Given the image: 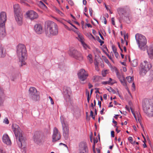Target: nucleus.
Instances as JSON below:
<instances>
[{
	"instance_id": "obj_56",
	"label": "nucleus",
	"mask_w": 153,
	"mask_h": 153,
	"mask_svg": "<svg viewBox=\"0 0 153 153\" xmlns=\"http://www.w3.org/2000/svg\"><path fill=\"white\" fill-rule=\"evenodd\" d=\"M124 38L125 41V40H126V37H127V38H128V35L126 34V32H125V33H124Z\"/></svg>"
},
{
	"instance_id": "obj_24",
	"label": "nucleus",
	"mask_w": 153,
	"mask_h": 153,
	"mask_svg": "<svg viewBox=\"0 0 153 153\" xmlns=\"http://www.w3.org/2000/svg\"><path fill=\"white\" fill-rule=\"evenodd\" d=\"M130 11H129L128 13L127 14H126V15L122 16V19L126 22L127 23H129L130 22Z\"/></svg>"
},
{
	"instance_id": "obj_25",
	"label": "nucleus",
	"mask_w": 153,
	"mask_h": 153,
	"mask_svg": "<svg viewBox=\"0 0 153 153\" xmlns=\"http://www.w3.org/2000/svg\"><path fill=\"white\" fill-rule=\"evenodd\" d=\"M6 54L5 51H4V48L1 46L0 47V57L1 58H4Z\"/></svg>"
},
{
	"instance_id": "obj_49",
	"label": "nucleus",
	"mask_w": 153,
	"mask_h": 153,
	"mask_svg": "<svg viewBox=\"0 0 153 153\" xmlns=\"http://www.w3.org/2000/svg\"><path fill=\"white\" fill-rule=\"evenodd\" d=\"M109 82H108V81H103L102 82V84L104 85H106L107 84H109Z\"/></svg>"
},
{
	"instance_id": "obj_10",
	"label": "nucleus",
	"mask_w": 153,
	"mask_h": 153,
	"mask_svg": "<svg viewBox=\"0 0 153 153\" xmlns=\"http://www.w3.org/2000/svg\"><path fill=\"white\" fill-rule=\"evenodd\" d=\"M79 78L80 79V82L82 84H84V81L86 79L88 76V73L83 69H81L78 73Z\"/></svg>"
},
{
	"instance_id": "obj_22",
	"label": "nucleus",
	"mask_w": 153,
	"mask_h": 153,
	"mask_svg": "<svg viewBox=\"0 0 153 153\" xmlns=\"http://www.w3.org/2000/svg\"><path fill=\"white\" fill-rule=\"evenodd\" d=\"M34 29L36 33L38 34H41L42 31V26L40 24H36L34 26Z\"/></svg>"
},
{
	"instance_id": "obj_6",
	"label": "nucleus",
	"mask_w": 153,
	"mask_h": 153,
	"mask_svg": "<svg viewBox=\"0 0 153 153\" xmlns=\"http://www.w3.org/2000/svg\"><path fill=\"white\" fill-rule=\"evenodd\" d=\"M33 139L35 143L40 145L45 141L47 139V138L43 133L36 131L33 136Z\"/></svg>"
},
{
	"instance_id": "obj_3",
	"label": "nucleus",
	"mask_w": 153,
	"mask_h": 153,
	"mask_svg": "<svg viewBox=\"0 0 153 153\" xmlns=\"http://www.w3.org/2000/svg\"><path fill=\"white\" fill-rule=\"evenodd\" d=\"M27 52L25 45L22 44L17 46V53L20 63V67H21L26 64L25 61L27 59Z\"/></svg>"
},
{
	"instance_id": "obj_2",
	"label": "nucleus",
	"mask_w": 153,
	"mask_h": 153,
	"mask_svg": "<svg viewBox=\"0 0 153 153\" xmlns=\"http://www.w3.org/2000/svg\"><path fill=\"white\" fill-rule=\"evenodd\" d=\"M45 33L48 36L57 35L58 33L57 25L51 21H48L45 24Z\"/></svg>"
},
{
	"instance_id": "obj_14",
	"label": "nucleus",
	"mask_w": 153,
	"mask_h": 153,
	"mask_svg": "<svg viewBox=\"0 0 153 153\" xmlns=\"http://www.w3.org/2000/svg\"><path fill=\"white\" fill-rule=\"evenodd\" d=\"M79 153H88L87 145L85 142H82L79 145Z\"/></svg>"
},
{
	"instance_id": "obj_53",
	"label": "nucleus",
	"mask_w": 153,
	"mask_h": 153,
	"mask_svg": "<svg viewBox=\"0 0 153 153\" xmlns=\"http://www.w3.org/2000/svg\"><path fill=\"white\" fill-rule=\"evenodd\" d=\"M94 144H95L96 143H97V142L98 141V140L97 138V137H96L95 139H94Z\"/></svg>"
},
{
	"instance_id": "obj_32",
	"label": "nucleus",
	"mask_w": 153,
	"mask_h": 153,
	"mask_svg": "<svg viewBox=\"0 0 153 153\" xmlns=\"http://www.w3.org/2000/svg\"><path fill=\"white\" fill-rule=\"evenodd\" d=\"M86 94H87V101L88 103L89 102V100L90 99L91 96L89 95V91H87L86 92Z\"/></svg>"
},
{
	"instance_id": "obj_46",
	"label": "nucleus",
	"mask_w": 153,
	"mask_h": 153,
	"mask_svg": "<svg viewBox=\"0 0 153 153\" xmlns=\"http://www.w3.org/2000/svg\"><path fill=\"white\" fill-rule=\"evenodd\" d=\"M89 13L90 14L91 16H92V11L93 10H92V9L91 8H90L89 9Z\"/></svg>"
},
{
	"instance_id": "obj_54",
	"label": "nucleus",
	"mask_w": 153,
	"mask_h": 153,
	"mask_svg": "<svg viewBox=\"0 0 153 153\" xmlns=\"http://www.w3.org/2000/svg\"><path fill=\"white\" fill-rule=\"evenodd\" d=\"M115 57L117 58L119 56V53L117 52L114 53Z\"/></svg>"
},
{
	"instance_id": "obj_31",
	"label": "nucleus",
	"mask_w": 153,
	"mask_h": 153,
	"mask_svg": "<svg viewBox=\"0 0 153 153\" xmlns=\"http://www.w3.org/2000/svg\"><path fill=\"white\" fill-rule=\"evenodd\" d=\"M90 62L91 63L93 62V60L92 58V55L91 54H89L87 56Z\"/></svg>"
},
{
	"instance_id": "obj_27",
	"label": "nucleus",
	"mask_w": 153,
	"mask_h": 153,
	"mask_svg": "<svg viewBox=\"0 0 153 153\" xmlns=\"http://www.w3.org/2000/svg\"><path fill=\"white\" fill-rule=\"evenodd\" d=\"M131 65L133 67H136L137 65V61L134 59L131 62Z\"/></svg>"
},
{
	"instance_id": "obj_61",
	"label": "nucleus",
	"mask_w": 153,
	"mask_h": 153,
	"mask_svg": "<svg viewBox=\"0 0 153 153\" xmlns=\"http://www.w3.org/2000/svg\"><path fill=\"white\" fill-rule=\"evenodd\" d=\"M132 87L133 88L134 90H135V87L134 82H133L132 84Z\"/></svg>"
},
{
	"instance_id": "obj_29",
	"label": "nucleus",
	"mask_w": 153,
	"mask_h": 153,
	"mask_svg": "<svg viewBox=\"0 0 153 153\" xmlns=\"http://www.w3.org/2000/svg\"><path fill=\"white\" fill-rule=\"evenodd\" d=\"M126 79H127L128 82L129 83L132 82L134 79V78L133 77H131L130 76H127L126 77Z\"/></svg>"
},
{
	"instance_id": "obj_19",
	"label": "nucleus",
	"mask_w": 153,
	"mask_h": 153,
	"mask_svg": "<svg viewBox=\"0 0 153 153\" xmlns=\"http://www.w3.org/2000/svg\"><path fill=\"white\" fill-rule=\"evenodd\" d=\"M147 53L149 57L152 59L153 58V45H150L148 48H146Z\"/></svg>"
},
{
	"instance_id": "obj_26",
	"label": "nucleus",
	"mask_w": 153,
	"mask_h": 153,
	"mask_svg": "<svg viewBox=\"0 0 153 153\" xmlns=\"http://www.w3.org/2000/svg\"><path fill=\"white\" fill-rule=\"evenodd\" d=\"M122 78L120 79V80L121 82V83L124 86H126V81L124 77H122Z\"/></svg>"
},
{
	"instance_id": "obj_52",
	"label": "nucleus",
	"mask_w": 153,
	"mask_h": 153,
	"mask_svg": "<svg viewBox=\"0 0 153 153\" xmlns=\"http://www.w3.org/2000/svg\"><path fill=\"white\" fill-rule=\"evenodd\" d=\"M95 144L94 143L93 145L92 146V148L93 150L94 151V153H96V151L95 150Z\"/></svg>"
},
{
	"instance_id": "obj_28",
	"label": "nucleus",
	"mask_w": 153,
	"mask_h": 153,
	"mask_svg": "<svg viewBox=\"0 0 153 153\" xmlns=\"http://www.w3.org/2000/svg\"><path fill=\"white\" fill-rule=\"evenodd\" d=\"M101 79V77L98 76H95L93 77V81L97 82L99 79Z\"/></svg>"
},
{
	"instance_id": "obj_37",
	"label": "nucleus",
	"mask_w": 153,
	"mask_h": 153,
	"mask_svg": "<svg viewBox=\"0 0 153 153\" xmlns=\"http://www.w3.org/2000/svg\"><path fill=\"white\" fill-rule=\"evenodd\" d=\"M98 41L100 43V45L101 46L102 45V44L104 43V42L103 41L101 40L100 38L98 36Z\"/></svg>"
},
{
	"instance_id": "obj_21",
	"label": "nucleus",
	"mask_w": 153,
	"mask_h": 153,
	"mask_svg": "<svg viewBox=\"0 0 153 153\" xmlns=\"http://www.w3.org/2000/svg\"><path fill=\"white\" fill-rule=\"evenodd\" d=\"M6 35L5 26L0 25V39H1Z\"/></svg>"
},
{
	"instance_id": "obj_63",
	"label": "nucleus",
	"mask_w": 153,
	"mask_h": 153,
	"mask_svg": "<svg viewBox=\"0 0 153 153\" xmlns=\"http://www.w3.org/2000/svg\"><path fill=\"white\" fill-rule=\"evenodd\" d=\"M104 110H105L104 108H102V110L100 111L101 114H103V111H104Z\"/></svg>"
},
{
	"instance_id": "obj_58",
	"label": "nucleus",
	"mask_w": 153,
	"mask_h": 153,
	"mask_svg": "<svg viewBox=\"0 0 153 153\" xmlns=\"http://www.w3.org/2000/svg\"><path fill=\"white\" fill-rule=\"evenodd\" d=\"M63 25L68 30H70V29L69 28V27L67 26V25H65V24H63Z\"/></svg>"
},
{
	"instance_id": "obj_7",
	"label": "nucleus",
	"mask_w": 153,
	"mask_h": 153,
	"mask_svg": "<svg viewBox=\"0 0 153 153\" xmlns=\"http://www.w3.org/2000/svg\"><path fill=\"white\" fill-rule=\"evenodd\" d=\"M62 127L63 135L65 140L68 139L69 137V128L68 124L65 122V120L62 117H60Z\"/></svg>"
},
{
	"instance_id": "obj_30",
	"label": "nucleus",
	"mask_w": 153,
	"mask_h": 153,
	"mask_svg": "<svg viewBox=\"0 0 153 153\" xmlns=\"http://www.w3.org/2000/svg\"><path fill=\"white\" fill-rule=\"evenodd\" d=\"M78 37L79 38L78 39V40L80 41L81 43L84 42L83 41V38L80 35H79L78 36Z\"/></svg>"
},
{
	"instance_id": "obj_45",
	"label": "nucleus",
	"mask_w": 153,
	"mask_h": 153,
	"mask_svg": "<svg viewBox=\"0 0 153 153\" xmlns=\"http://www.w3.org/2000/svg\"><path fill=\"white\" fill-rule=\"evenodd\" d=\"M67 22L68 23L70 24L71 25L73 26L74 28H75L76 29H77V28L71 22V21H68Z\"/></svg>"
},
{
	"instance_id": "obj_13",
	"label": "nucleus",
	"mask_w": 153,
	"mask_h": 153,
	"mask_svg": "<svg viewBox=\"0 0 153 153\" xmlns=\"http://www.w3.org/2000/svg\"><path fill=\"white\" fill-rule=\"evenodd\" d=\"M71 91L69 88L64 87L63 89V94L65 100L67 102L70 100V94L71 93Z\"/></svg>"
},
{
	"instance_id": "obj_16",
	"label": "nucleus",
	"mask_w": 153,
	"mask_h": 153,
	"mask_svg": "<svg viewBox=\"0 0 153 153\" xmlns=\"http://www.w3.org/2000/svg\"><path fill=\"white\" fill-rule=\"evenodd\" d=\"M7 20L6 13L4 12H2L0 14V25H5V22Z\"/></svg>"
},
{
	"instance_id": "obj_64",
	"label": "nucleus",
	"mask_w": 153,
	"mask_h": 153,
	"mask_svg": "<svg viewBox=\"0 0 153 153\" xmlns=\"http://www.w3.org/2000/svg\"><path fill=\"white\" fill-rule=\"evenodd\" d=\"M83 4L84 5H86L87 4V1L86 0H83Z\"/></svg>"
},
{
	"instance_id": "obj_42",
	"label": "nucleus",
	"mask_w": 153,
	"mask_h": 153,
	"mask_svg": "<svg viewBox=\"0 0 153 153\" xmlns=\"http://www.w3.org/2000/svg\"><path fill=\"white\" fill-rule=\"evenodd\" d=\"M111 22L112 24L114 25H115V22H114V18H112L111 19Z\"/></svg>"
},
{
	"instance_id": "obj_8",
	"label": "nucleus",
	"mask_w": 153,
	"mask_h": 153,
	"mask_svg": "<svg viewBox=\"0 0 153 153\" xmlns=\"http://www.w3.org/2000/svg\"><path fill=\"white\" fill-rule=\"evenodd\" d=\"M141 69L140 70V74L142 75H145L147 71L151 68V65L147 61H144L141 64Z\"/></svg>"
},
{
	"instance_id": "obj_62",
	"label": "nucleus",
	"mask_w": 153,
	"mask_h": 153,
	"mask_svg": "<svg viewBox=\"0 0 153 153\" xmlns=\"http://www.w3.org/2000/svg\"><path fill=\"white\" fill-rule=\"evenodd\" d=\"M40 3L44 7H47L46 6V5L43 3V2L42 1H40Z\"/></svg>"
},
{
	"instance_id": "obj_51",
	"label": "nucleus",
	"mask_w": 153,
	"mask_h": 153,
	"mask_svg": "<svg viewBox=\"0 0 153 153\" xmlns=\"http://www.w3.org/2000/svg\"><path fill=\"white\" fill-rule=\"evenodd\" d=\"M136 114H137V117L138 119V118H140L141 117V116L140 114V113L137 112Z\"/></svg>"
},
{
	"instance_id": "obj_55",
	"label": "nucleus",
	"mask_w": 153,
	"mask_h": 153,
	"mask_svg": "<svg viewBox=\"0 0 153 153\" xmlns=\"http://www.w3.org/2000/svg\"><path fill=\"white\" fill-rule=\"evenodd\" d=\"M99 35L100 36V37L103 40H104V37L102 36V34H101V33H100V32H99Z\"/></svg>"
},
{
	"instance_id": "obj_5",
	"label": "nucleus",
	"mask_w": 153,
	"mask_h": 153,
	"mask_svg": "<svg viewBox=\"0 0 153 153\" xmlns=\"http://www.w3.org/2000/svg\"><path fill=\"white\" fill-rule=\"evenodd\" d=\"M135 38L138 47L140 49L145 51L147 48V39L146 37L143 35L137 33L136 34Z\"/></svg>"
},
{
	"instance_id": "obj_41",
	"label": "nucleus",
	"mask_w": 153,
	"mask_h": 153,
	"mask_svg": "<svg viewBox=\"0 0 153 153\" xmlns=\"http://www.w3.org/2000/svg\"><path fill=\"white\" fill-rule=\"evenodd\" d=\"M128 140L130 141V143H133V138L132 137H129L128 139Z\"/></svg>"
},
{
	"instance_id": "obj_23",
	"label": "nucleus",
	"mask_w": 153,
	"mask_h": 153,
	"mask_svg": "<svg viewBox=\"0 0 153 153\" xmlns=\"http://www.w3.org/2000/svg\"><path fill=\"white\" fill-rule=\"evenodd\" d=\"M14 11L15 14L22 13L20 10V8L18 4H16L13 6Z\"/></svg>"
},
{
	"instance_id": "obj_38",
	"label": "nucleus",
	"mask_w": 153,
	"mask_h": 153,
	"mask_svg": "<svg viewBox=\"0 0 153 153\" xmlns=\"http://www.w3.org/2000/svg\"><path fill=\"white\" fill-rule=\"evenodd\" d=\"M112 49L114 53L116 52L117 51V48L115 47L114 45H112Z\"/></svg>"
},
{
	"instance_id": "obj_4",
	"label": "nucleus",
	"mask_w": 153,
	"mask_h": 153,
	"mask_svg": "<svg viewBox=\"0 0 153 153\" xmlns=\"http://www.w3.org/2000/svg\"><path fill=\"white\" fill-rule=\"evenodd\" d=\"M144 112L149 117L153 116V100L145 99L142 102Z\"/></svg>"
},
{
	"instance_id": "obj_48",
	"label": "nucleus",
	"mask_w": 153,
	"mask_h": 153,
	"mask_svg": "<svg viewBox=\"0 0 153 153\" xmlns=\"http://www.w3.org/2000/svg\"><path fill=\"white\" fill-rule=\"evenodd\" d=\"M49 98L50 99V100H51V104H54V102L53 101V100L52 98H51V97L50 96H49Z\"/></svg>"
},
{
	"instance_id": "obj_34",
	"label": "nucleus",
	"mask_w": 153,
	"mask_h": 153,
	"mask_svg": "<svg viewBox=\"0 0 153 153\" xmlns=\"http://www.w3.org/2000/svg\"><path fill=\"white\" fill-rule=\"evenodd\" d=\"M98 64L99 63L97 61H96V62L94 63V65L95 66L96 70L98 71H99V69L98 68Z\"/></svg>"
},
{
	"instance_id": "obj_17",
	"label": "nucleus",
	"mask_w": 153,
	"mask_h": 153,
	"mask_svg": "<svg viewBox=\"0 0 153 153\" xmlns=\"http://www.w3.org/2000/svg\"><path fill=\"white\" fill-rule=\"evenodd\" d=\"M23 17L22 13L15 14V19L18 25H20L22 24Z\"/></svg>"
},
{
	"instance_id": "obj_43",
	"label": "nucleus",
	"mask_w": 153,
	"mask_h": 153,
	"mask_svg": "<svg viewBox=\"0 0 153 153\" xmlns=\"http://www.w3.org/2000/svg\"><path fill=\"white\" fill-rule=\"evenodd\" d=\"M68 3L71 6H73L74 4V2L71 0H70L69 1H68Z\"/></svg>"
},
{
	"instance_id": "obj_36",
	"label": "nucleus",
	"mask_w": 153,
	"mask_h": 153,
	"mask_svg": "<svg viewBox=\"0 0 153 153\" xmlns=\"http://www.w3.org/2000/svg\"><path fill=\"white\" fill-rule=\"evenodd\" d=\"M116 74H117V77L119 79L123 78L122 77H124L123 76H121V75H120V73L118 71H117L116 72Z\"/></svg>"
},
{
	"instance_id": "obj_18",
	"label": "nucleus",
	"mask_w": 153,
	"mask_h": 153,
	"mask_svg": "<svg viewBox=\"0 0 153 153\" xmlns=\"http://www.w3.org/2000/svg\"><path fill=\"white\" fill-rule=\"evenodd\" d=\"M2 140L4 143L7 145H10L11 144V140L7 134H4L2 137Z\"/></svg>"
},
{
	"instance_id": "obj_60",
	"label": "nucleus",
	"mask_w": 153,
	"mask_h": 153,
	"mask_svg": "<svg viewBox=\"0 0 153 153\" xmlns=\"http://www.w3.org/2000/svg\"><path fill=\"white\" fill-rule=\"evenodd\" d=\"M88 34L90 36H91V37H92L94 39V40H95V37H94V36L91 33H88Z\"/></svg>"
},
{
	"instance_id": "obj_9",
	"label": "nucleus",
	"mask_w": 153,
	"mask_h": 153,
	"mask_svg": "<svg viewBox=\"0 0 153 153\" xmlns=\"http://www.w3.org/2000/svg\"><path fill=\"white\" fill-rule=\"evenodd\" d=\"M29 91V95L33 100L37 101L39 100L40 97L38 92L36 88L33 87H30Z\"/></svg>"
},
{
	"instance_id": "obj_1",
	"label": "nucleus",
	"mask_w": 153,
	"mask_h": 153,
	"mask_svg": "<svg viewBox=\"0 0 153 153\" xmlns=\"http://www.w3.org/2000/svg\"><path fill=\"white\" fill-rule=\"evenodd\" d=\"M12 127L19 147L24 150L26 146V138L18 125L16 124H13L12 125Z\"/></svg>"
},
{
	"instance_id": "obj_40",
	"label": "nucleus",
	"mask_w": 153,
	"mask_h": 153,
	"mask_svg": "<svg viewBox=\"0 0 153 153\" xmlns=\"http://www.w3.org/2000/svg\"><path fill=\"white\" fill-rule=\"evenodd\" d=\"M82 45H83V47L85 49L87 47V45L84 42H83L81 43Z\"/></svg>"
},
{
	"instance_id": "obj_59",
	"label": "nucleus",
	"mask_w": 153,
	"mask_h": 153,
	"mask_svg": "<svg viewBox=\"0 0 153 153\" xmlns=\"http://www.w3.org/2000/svg\"><path fill=\"white\" fill-rule=\"evenodd\" d=\"M90 116H91V117H93V116H94L93 112V111H92V110H91V111H90Z\"/></svg>"
},
{
	"instance_id": "obj_20",
	"label": "nucleus",
	"mask_w": 153,
	"mask_h": 153,
	"mask_svg": "<svg viewBox=\"0 0 153 153\" xmlns=\"http://www.w3.org/2000/svg\"><path fill=\"white\" fill-rule=\"evenodd\" d=\"M117 10L120 16L122 15L123 16L125 15L126 14H127L128 13L129 11L130 12V9H128L127 10H126L124 8H118L117 9Z\"/></svg>"
},
{
	"instance_id": "obj_15",
	"label": "nucleus",
	"mask_w": 153,
	"mask_h": 153,
	"mask_svg": "<svg viewBox=\"0 0 153 153\" xmlns=\"http://www.w3.org/2000/svg\"><path fill=\"white\" fill-rule=\"evenodd\" d=\"M26 14L27 17L31 20L36 19L38 17L37 13L33 10L28 11Z\"/></svg>"
},
{
	"instance_id": "obj_47",
	"label": "nucleus",
	"mask_w": 153,
	"mask_h": 153,
	"mask_svg": "<svg viewBox=\"0 0 153 153\" xmlns=\"http://www.w3.org/2000/svg\"><path fill=\"white\" fill-rule=\"evenodd\" d=\"M106 71H102V75L103 76L105 77L106 75Z\"/></svg>"
},
{
	"instance_id": "obj_12",
	"label": "nucleus",
	"mask_w": 153,
	"mask_h": 153,
	"mask_svg": "<svg viewBox=\"0 0 153 153\" xmlns=\"http://www.w3.org/2000/svg\"><path fill=\"white\" fill-rule=\"evenodd\" d=\"M53 142H55L59 140L61 138V135L59 132L58 129L54 127L53 130V134L52 136Z\"/></svg>"
},
{
	"instance_id": "obj_35",
	"label": "nucleus",
	"mask_w": 153,
	"mask_h": 153,
	"mask_svg": "<svg viewBox=\"0 0 153 153\" xmlns=\"http://www.w3.org/2000/svg\"><path fill=\"white\" fill-rule=\"evenodd\" d=\"M107 90L110 92H112L114 94L115 93V91L111 87H109V88L107 89Z\"/></svg>"
},
{
	"instance_id": "obj_44",
	"label": "nucleus",
	"mask_w": 153,
	"mask_h": 153,
	"mask_svg": "<svg viewBox=\"0 0 153 153\" xmlns=\"http://www.w3.org/2000/svg\"><path fill=\"white\" fill-rule=\"evenodd\" d=\"M105 53L106 54V55L112 61V59L111 56H110L106 52H105Z\"/></svg>"
},
{
	"instance_id": "obj_50",
	"label": "nucleus",
	"mask_w": 153,
	"mask_h": 153,
	"mask_svg": "<svg viewBox=\"0 0 153 153\" xmlns=\"http://www.w3.org/2000/svg\"><path fill=\"white\" fill-rule=\"evenodd\" d=\"M111 135L113 137H114V132L112 131H111Z\"/></svg>"
},
{
	"instance_id": "obj_33",
	"label": "nucleus",
	"mask_w": 153,
	"mask_h": 153,
	"mask_svg": "<svg viewBox=\"0 0 153 153\" xmlns=\"http://www.w3.org/2000/svg\"><path fill=\"white\" fill-rule=\"evenodd\" d=\"M55 10L60 15L62 16H63L64 15L63 13L60 11L59 9H57V8H55Z\"/></svg>"
},
{
	"instance_id": "obj_57",
	"label": "nucleus",
	"mask_w": 153,
	"mask_h": 153,
	"mask_svg": "<svg viewBox=\"0 0 153 153\" xmlns=\"http://www.w3.org/2000/svg\"><path fill=\"white\" fill-rule=\"evenodd\" d=\"M95 89L96 90V91H95V93H98L99 94H100V92L98 90V89H99L98 88H95Z\"/></svg>"
},
{
	"instance_id": "obj_11",
	"label": "nucleus",
	"mask_w": 153,
	"mask_h": 153,
	"mask_svg": "<svg viewBox=\"0 0 153 153\" xmlns=\"http://www.w3.org/2000/svg\"><path fill=\"white\" fill-rule=\"evenodd\" d=\"M69 54L71 56L79 60H81L83 59V57L81 53L73 48L70 50Z\"/></svg>"
},
{
	"instance_id": "obj_39",
	"label": "nucleus",
	"mask_w": 153,
	"mask_h": 153,
	"mask_svg": "<svg viewBox=\"0 0 153 153\" xmlns=\"http://www.w3.org/2000/svg\"><path fill=\"white\" fill-rule=\"evenodd\" d=\"M4 122L6 124H8L9 123V121L8 119L5 118L4 120Z\"/></svg>"
}]
</instances>
